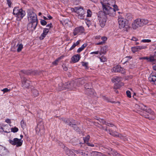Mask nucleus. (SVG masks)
Returning a JSON list of instances; mask_svg holds the SVG:
<instances>
[{
	"label": "nucleus",
	"mask_w": 156,
	"mask_h": 156,
	"mask_svg": "<svg viewBox=\"0 0 156 156\" xmlns=\"http://www.w3.org/2000/svg\"><path fill=\"white\" fill-rule=\"evenodd\" d=\"M31 93L32 95L34 97L37 96L39 95L38 91L34 88H32L31 89Z\"/></svg>",
	"instance_id": "obj_29"
},
{
	"label": "nucleus",
	"mask_w": 156,
	"mask_h": 156,
	"mask_svg": "<svg viewBox=\"0 0 156 156\" xmlns=\"http://www.w3.org/2000/svg\"><path fill=\"white\" fill-rule=\"evenodd\" d=\"M109 134L114 137H118L122 139H124V137L122 135L117 132H114L113 131H109Z\"/></svg>",
	"instance_id": "obj_20"
},
{
	"label": "nucleus",
	"mask_w": 156,
	"mask_h": 156,
	"mask_svg": "<svg viewBox=\"0 0 156 156\" xmlns=\"http://www.w3.org/2000/svg\"><path fill=\"white\" fill-rule=\"evenodd\" d=\"M13 14L16 17V20L20 21L26 15L25 11L22 9H19L18 7H15L13 9Z\"/></svg>",
	"instance_id": "obj_3"
},
{
	"label": "nucleus",
	"mask_w": 156,
	"mask_h": 156,
	"mask_svg": "<svg viewBox=\"0 0 156 156\" xmlns=\"http://www.w3.org/2000/svg\"><path fill=\"white\" fill-rule=\"evenodd\" d=\"M20 73L24 74L27 75H35L38 73L37 71V70H22L20 71Z\"/></svg>",
	"instance_id": "obj_15"
},
{
	"label": "nucleus",
	"mask_w": 156,
	"mask_h": 156,
	"mask_svg": "<svg viewBox=\"0 0 156 156\" xmlns=\"http://www.w3.org/2000/svg\"><path fill=\"white\" fill-rule=\"evenodd\" d=\"M9 142L12 145H16V147H19L22 145L23 141L21 140V139H19L17 138H15L13 140L9 139Z\"/></svg>",
	"instance_id": "obj_11"
},
{
	"label": "nucleus",
	"mask_w": 156,
	"mask_h": 156,
	"mask_svg": "<svg viewBox=\"0 0 156 156\" xmlns=\"http://www.w3.org/2000/svg\"><path fill=\"white\" fill-rule=\"evenodd\" d=\"M104 41H101L96 43V44L97 45H99L101 44H103L104 43Z\"/></svg>",
	"instance_id": "obj_64"
},
{
	"label": "nucleus",
	"mask_w": 156,
	"mask_h": 156,
	"mask_svg": "<svg viewBox=\"0 0 156 156\" xmlns=\"http://www.w3.org/2000/svg\"><path fill=\"white\" fill-rule=\"evenodd\" d=\"M37 25V23L35 24L34 23L29 22L27 24V30L29 31H33L35 29Z\"/></svg>",
	"instance_id": "obj_17"
},
{
	"label": "nucleus",
	"mask_w": 156,
	"mask_h": 156,
	"mask_svg": "<svg viewBox=\"0 0 156 156\" xmlns=\"http://www.w3.org/2000/svg\"><path fill=\"white\" fill-rule=\"evenodd\" d=\"M19 130L18 128L16 127H12L11 128V132H12L14 133H16L18 132Z\"/></svg>",
	"instance_id": "obj_40"
},
{
	"label": "nucleus",
	"mask_w": 156,
	"mask_h": 156,
	"mask_svg": "<svg viewBox=\"0 0 156 156\" xmlns=\"http://www.w3.org/2000/svg\"><path fill=\"white\" fill-rule=\"evenodd\" d=\"M40 22L41 25L43 26L46 25L47 23V22L46 21L42 19L41 20Z\"/></svg>",
	"instance_id": "obj_47"
},
{
	"label": "nucleus",
	"mask_w": 156,
	"mask_h": 156,
	"mask_svg": "<svg viewBox=\"0 0 156 156\" xmlns=\"http://www.w3.org/2000/svg\"><path fill=\"white\" fill-rule=\"evenodd\" d=\"M126 94L128 98H130L131 97V93L129 90H128L126 91Z\"/></svg>",
	"instance_id": "obj_52"
},
{
	"label": "nucleus",
	"mask_w": 156,
	"mask_h": 156,
	"mask_svg": "<svg viewBox=\"0 0 156 156\" xmlns=\"http://www.w3.org/2000/svg\"><path fill=\"white\" fill-rule=\"evenodd\" d=\"M141 41L144 43H149L151 42V40L149 39H143Z\"/></svg>",
	"instance_id": "obj_53"
},
{
	"label": "nucleus",
	"mask_w": 156,
	"mask_h": 156,
	"mask_svg": "<svg viewBox=\"0 0 156 156\" xmlns=\"http://www.w3.org/2000/svg\"><path fill=\"white\" fill-rule=\"evenodd\" d=\"M64 57V56H61L59 57H58L57 59V60L59 61V60H60L62 58H63Z\"/></svg>",
	"instance_id": "obj_63"
},
{
	"label": "nucleus",
	"mask_w": 156,
	"mask_h": 156,
	"mask_svg": "<svg viewBox=\"0 0 156 156\" xmlns=\"http://www.w3.org/2000/svg\"><path fill=\"white\" fill-rule=\"evenodd\" d=\"M136 21V23H137V25L138 26H139V27H140L143 26V24L142 23V20L141 19H137L135 20Z\"/></svg>",
	"instance_id": "obj_32"
},
{
	"label": "nucleus",
	"mask_w": 156,
	"mask_h": 156,
	"mask_svg": "<svg viewBox=\"0 0 156 156\" xmlns=\"http://www.w3.org/2000/svg\"><path fill=\"white\" fill-rule=\"evenodd\" d=\"M21 80L22 86L25 88H29L30 86L31 81L24 76L23 74H19Z\"/></svg>",
	"instance_id": "obj_7"
},
{
	"label": "nucleus",
	"mask_w": 156,
	"mask_h": 156,
	"mask_svg": "<svg viewBox=\"0 0 156 156\" xmlns=\"http://www.w3.org/2000/svg\"><path fill=\"white\" fill-rule=\"evenodd\" d=\"M112 70L113 73H119L123 74H125L126 72L125 69L119 65L114 66Z\"/></svg>",
	"instance_id": "obj_12"
},
{
	"label": "nucleus",
	"mask_w": 156,
	"mask_h": 156,
	"mask_svg": "<svg viewBox=\"0 0 156 156\" xmlns=\"http://www.w3.org/2000/svg\"><path fill=\"white\" fill-rule=\"evenodd\" d=\"M80 58V55L76 54L73 55L71 59L73 63H76L79 61Z\"/></svg>",
	"instance_id": "obj_26"
},
{
	"label": "nucleus",
	"mask_w": 156,
	"mask_h": 156,
	"mask_svg": "<svg viewBox=\"0 0 156 156\" xmlns=\"http://www.w3.org/2000/svg\"><path fill=\"white\" fill-rule=\"evenodd\" d=\"M49 29L48 28H44L43 33L47 35L49 31Z\"/></svg>",
	"instance_id": "obj_48"
},
{
	"label": "nucleus",
	"mask_w": 156,
	"mask_h": 156,
	"mask_svg": "<svg viewBox=\"0 0 156 156\" xmlns=\"http://www.w3.org/2000/svg\"><path fill=\"white\" fill-rule=\"evenodd\" d=\"M86 81L85 79L84 78H79L74 81L76 83V86H80V85H82L84 84Z\"/></svg>",
	"instance_id": "obj_21"
},
{
	"label": "nucleus",
	"mask_w": 156,
	"mask_h": 156,
	"mask_svg": "<svg viewBox=\"0 0 156 156\" xmlns=\"http://www.w3.org/2000/svg\"><path fill=\"white\" fill-rule=\"evenodd\" d=\"M77 123H75L73 126H72V127L77 132L80 133V128L76 125Z\"/></svg>",
	"instance_id": "obj_33"
},
{
	"label": "nucleus",
	"mask_w": 156,
	"mask_h": 156,
	"mask_svg": "<svg viewBox=\"0 0 156 156\" xmlns=\"http://www.w3.org/2000/svg\"><path fill=\"white\" fill-rule=\"evenodd\" d=\"M76 87V83L74 81H69L64 83H61L58 85V90L59 91L62 90H64L68 89L73 90Z\"/></svg>",
	"instance_id": "obj_2"
},
{
	"label": "nucleus",
	"mask_w": 156,
	"mask_h": 156,
	"mask_svg": "<svg viewBox=\"0 0 156 156\" xmlns=\"http://www.w3.org/2000/svg\"><path fill=\"white\" fill-rule=\"evenodd\" d=\"M61 119L64 122L72 127L75 123H76V121L73 119H66V118H62Z\"/></svg>",
	"instance_id": "obj_14"
},
{
	"label": "nucleus",
	"mask_w": 156,
	"mask_h": 156,
	"mask_svg": "<svg viewBox=\"0 0 156 156\" xmlns=\"http://www.w3.org/2000/svg\"><path fill=\"white\" fill-rule=\"evenodd\" d=\"M101 39L103 41H104V42L105 41H106L107 40V37H103L101 38Z\"/></svg>",
	"instance_id": "obj_58"
},
{
	"label": "nucleus",
	"mask_w": 156,
	"mask_h": 156,
	"mask_svg": "<svg viewBox=\"0 0 156 156\" xmlns=\"http://www.w3.org/2000/svg\"><path fill=\"white\" fill-rule=\"evenodd\" d=\"M107 48V46H105L102 47L101 49V52L100 53V55L105 54L108 51Z\"/></svg>",
	"instance_id": "obj_28"
},
{
	"label": "nucleus",
	"mask_w": 156,
	"mask_h": 156,
	"mask_svg": "<svg viewBox=\"0 0 156 156\" xmlns=\"http://www.w3.org/2000/svg\"><path fill=\"white\" fill-rule=\"evenodd\" d=\"M85 31V29L83 26H80L76 27L74 30L73 32L74 36L77 35H80L83 33Z\"/></svg>",
	"instance_id": "obj_13"
},
{
	"label": "nucleus",
	"mask_w": 156,
	"mask_h": 156,
	"mask_svg": "<svg viewBox=\"0 0 156 156\" xmlns=\"http://www.w3.org/2000/svg\"><path fill=\"white\" fill-rule=\"evenodd\" d=\"M115 3H115H112L113 4V6L114 8H113V9H114V10L115 11V12L116 11H118L119 10V9H118V7L117 5H113V3Z\"/></svg>",
	"instance_id": "obj_41"
},
{
	"label": "nucleus",
	"mask_w": 156,
	"mask_h": 156,
	"mask_svg": "<svg viewBox=\"0 0 156 156\" xmlns=\"http://www.w3.org/2000/svg\"><path fill=\"white\" fill-rule=\"evenodd\" d=\"M98 53H99L98 51H94V52H91L90 53V54H94L97 55L98 54Z\"/></svg>",
	"instance_id": "obj_62"
},
{
	"label": "nucleus",
	"mask_w": 156,
	"mask_h": 156,
	"mask_svg": "<svg viewBox=\"0 0 156 156\" xmlns=\"http://www.w3.org/2000/svg\"><path fill=\"white\" fill-rule=\"evenodd\" d=\"M148 108L147 107L146 105H144L142 104H140L139 105V108L145 111L146 110H147V109Z\"/></svg>",
	"instance_id": "obj_31"
},
{
	"label": "nucleus",
	"mask_w": 156,
	"mask_h": 156,
	"mask_svg": "<svg viewBox=\"0 0 156 156\" xmlns=\"http://www.w3.org/2000/svg\"><path fill=\"white\" fill-rule=\"evenodd\" d=\"M74 12L78 14V18L81 19H84L85 17V12L83 8L80 7H75L74 9Z\"/></svg>",
	"instance_id": "obj_10"
},
{
	"label": "nucleus",
	"mask_w": 156,
	"mask_h": 156,
	"mask_svg": "<svg viewBox=\"0 0 156 156\" xmlns=\"http://www.w3.org/2000/svg\"><path fill=\"white\" fill-rule=\"evenodd\" d=\"M77 154H80L83 156H89L90 153L89 152L81 149L77 150Z\"/></svg>",
	"instance_id": "obj_23"
},
{
	"label": "nucleus",
	"mask_w": 156,
	"mask_h": 156,
	"mask_svg": "<svg viewBox=\"0 0 156 156\" xmlns=\"http://www.w3.org/2000/svg\"><path fill=\"white\" fill-rule=\"evenodd\" d=\"M27 18L29 22L38 23V20L36 14L34 12L32 9H28L27 11Z\"/></svg>",
	"instance_id": "obj_5"
},
{
	"label": "nucleus",
	"mask_w": 156,
	"mask_h": 156,
	"mask_svg": "<svg viewBox=\"0 0 156 156\" xmlns=\"http://www.w3.org/2000/svg\"><path fill=\"white\" fill-rule=\"evenodd\" d=\"M63 70L65 71H66L68 70V68L64 65L62 66Z\"/></svg>",
	"instance_id": "obj_59"
},
{
	"label": "nucleus",
	"mask_w": 156,
	"mask_h": 156,
	"mask_svg": "<svg viewBox=\"0 0 156 156\" xmlns=\"http://www.w3.org/2000/svg\"><path fill=\"white\" fill-rule=\"evenodd\" d=\"M78 152L77 150L72 149L70 150L69 149H67L66 151V154L69 156H76V154L75 153H76Z\"/></svg>",
	"instance_id": "obj_19"
},
{
	"label": "nucleus",
	"mask_w": 156,
	"mask_h": 156,
	"mask_svg": "<svg viewBox=\"0 0 156 156\" xmlns=\"http://www.w3.org/2000/svg\"><path fill=\"white\" fill-rule=\"evenodd\" d=\"M94 90L93 88V87L90 89L85 90V92L86 94L90 97L95 96V93H94Z\"/></svg>",
	"instance_id": "obj_24"
},
{
	"label": "nucleus",
	"mask_w": 156,
	"mask_h": 156,
	"mask_svg": "<svg viewBox=\"0 0 156 156\" xmlns=\"http://www.w3.org/2000/svg\"><path fill=\"white\" fill-rule=\"evenodd\" d=\"M121 77L118 76H116L113 77L112 79V81L115 83L114 88L117 89L120 88L122 85H123V83L120 82Z\"/></svg>",
	"instance_id": "obj_8"
},
{
	"label": "nucleus",
	"mask_w": 156,
	"mask_h": 156,
	"mask_svg": "<svg viewBox=\"0 0 156 156\" xmlns=\"http://www.w3.org/2000/svg\"><path fill=\"white\" fill-rule=\"evenodd\" d=\"M140 60L145 59L147 62H153L155 61L154 56L153 55L150 56L149 57H140L139 58Z\"/></svg>",
	"instance_id": "obj_25"
},
{
	"label": "nucleus",
	"mask_w": 156,
	"mask_h": 156,
	"mask_svg": "<svg viewBox=\"0 0 156 156\" xmlns=\"http://www.w3.org/2000/svg\"><path fill=\"white\" fill-rule=\"evenodd\" d=\"M46 27H49V28H48L49 29L52 27V24L51 23H50L46 25Z\"/></svg>",
	"instance_id": "obj_57"
},
{
	"label": "nucleus",
	"mask_w": 156,
	"mask_h": 156,
	"mask_svg": "<svg viewBox=\"0 0 156 156\" xmlns=\"http://www.w3.org/2000/svg\"><path fill=\"white\" fill-rule=\"evenodd\" d=\"M142 115L144 117L150 120L154 119L155 118L154 112L151 109L148 108Z\"/></svg>",
	"instance_id": "obj_9"
},
{
	"label": "nucleus",
	"mask_w": 156,
	"mask_h": 156,
	"mask_svg": "<svg viewBox=\"0 0 156 156\" xmlns=\"http://www.w3.org/2000/svg\"><path fill=\"white\" fill-rule=\"evenodd\" d=\"M148 80L151 82L154 83L156 81V76L153 73H151L148 77Z\"/></svg>",
	"instance_id": "obj_27"
},
{
	"label": "nucleus",
	"mask_w": 156,
	"mask_h": 156,
	"mask_svg": "<svg viewBox=\"0 0 156 156\" xmlns=\"http://www.w3.org/2000/svg\"><path fill=\"white\" fill-rule=\"evenodd\" d=\"M100 152L97 151H93L91 153H90L89 156H99L100 155L99 154Z\"/></svg>",
	"instance_id": "obj_35"
},
{
	"label": "nucleus",
	"mask_w": 156,
	"mask_h": 156,
	"mask_svg": "<svg viewBox=\"0 0 156 156\" xmlns=\"http://www.w3.org/2000/svg\"><path fill=\"white\" fill-rule=\"evenodd\" d=\"M100 146L103 147L105 148L108 149V150H109V151H110V153L112 154L113 156H121V155L119 153H118L117 151H115L114 150H113L111 148H110V147H107L106 146H104L102 144H101Z\"/></svg>",
	"instance_id": "obj_18"
},
{
	"label": "nucleus",
	"mask_w": 156,
	"mask_h": 156,
	"mask_svg": "<svg viewBox=\"0 0 156 156\" xmlns=\"http://www.w3.org/2000/svg\"><path fill=\"white\" fill-rule=\"evenodd\" d=\"M97 14L100 26L104 28L107 20V16L104 14L102 11H99Z\"/></svg>",
	"instance_id": "obj_4"
},
{
	"label": "nucleus",
	"mask_w": 156,
	"mask_h": 156,
	"mask_svg": "<svg viewBox=\"0 0 156 156\" xmlns=\"http://www.w3.org/2000/svg\"><path fill=\"white\" fill-rule=\"evenodd\" d=\"M82 66L85 68L86 69H88L89 67L88 66V63L87 62H82Z\"/></svg>",
	"instance_id": "obj_38"
},
{
	"label": "nucleus",
	"mask_w": 156,
	"mask_h": 156,
	"mask_svg": "<svg viewBox=\"0 0 156 156\" xmlns=\"http://www.w3.org/2000/svg\"><path fill=\"white\" fill-rule=\"evenodd\" d=\"M76 46L74 44L72 45L71 47L70 48L69 50H71L73 49Z\"/></svg>",
	"instance_id": "obj_60"
},
{
	"label": "nucleus",
	"mask_w": 156,
	"mask_h": 156,
	"mask_svg": "<svg viewBox=\"0 0 156 156\" xmlns=\"http://www.w3.org/2000/svg\"><path fill=\"white\" fill-rule=\"evenodd\" d=\"M58 61L56 59L54 61L52 62V64L54 65H57L58 64Z\"/></svg>",
	"instance_id": "obj_56"
},
{
	"label": "nucleus",
	"mask_w": 156,
	"mask_h": 156,
	"mask_svg": "<svg viewBox=\"0 0 156 156\" xmlns=\"http://www.w3.org/2000/svg\"><path fill=\"white\" fill-rule=\"evenodd\" d=\"M90 136L89 135H87L85 137H83V140H84V143H86L87 144V143H89Z\"/></svg>",
	"instance_id": "obj_36"
},
{
	"label": "nucleus",
	"mask_w": 156,
	"mask_h": 156,
	"mask_svg": "<svg viewBox=\"0 0 156 156\" xmlns=\"http://www.w3.org/2000/svg\"><path fill=\"white\" fill-rule=\"evenodd\" d=\"M74 4L76 5L78 4L80 2V0H71Z\"/></svg>",
	"instance_id": "obj_51"
},
{
	"label": "nucleus",
	"mask_w": 156,
	"mask_h": 156,
	"mask_svg": "<svg viewBox=\"0 0 156 156\" xmlns=\"http://www.w3.org/2000/svg\"><path fill=\"white\" fill-rule=\"evenodd\" d=\"M46 35L45 34H44L43 33L39 37V39L40 40H43L44 38L46 37Z\"/></svg>",
	"instance_id": "obj_46"
},
{
	"label": "nucleus",
	"mask_w": 156,
	"mask_h": 156,
	"mask_svg": "<svg viewBox=\"0 0 156 156\" xmlns=\"http://www.w3.org/2000/svg\"><path fill=\"white\" fill-rule=\"evenodd\" d=\"M9 151L7 148L0 145V155L2 156H5L8 155Z\"/></svg>",
	"instance_id": "obj_16"
},
{
	"label": "nucleus",
	"mask_w": 156,
	"mask_h": 156,
	"mask_svg": "<svg viewBox=\"0 0 156 156\" xmlns=\"http://www.w3.org/2000/svg\"><path fill=\"white\" fill-rule=\"evenodd\" d=\"M20 125L21 126V127L23 129L25 128L26 126V124L24 122V121L23 119L20 122Z\"/></svg>",
	"instance_id": "obj_42"
},
{
	"label": "nucleus",
	"mask_w": 156,
	"mask_h": 156,
	"mask_svg": "<svg viewBox=\"0 0 156 156\" xmlns=\"http://www.w3.org/2000/svg\"><path fill=\"white\" fill-rule=\"evenodd\" d=\"M5 122L8 123L10 124L11 123L10 120L9 119H7L5 120Z\"/></svg>",
	"instance_id": "obj_61"
},
{
	"label": "nucleus",
	"mask_w": 156,
	"mask_h": 156,
	"mask_svg": "<svg viewBox=\"0 0 156 156\" xmlns=\"http://www.w3.org/2000/svg\"><path fill=\"white\" fill-rule=\"evenodd\" d=\"M103 12L106 15L110 16H115L114 10L111 7L113 6L112 3H115L114 0H100Z\"/></svg>",
	"instance_id": "obj_1"
},
{
	"label": "nucleus",
	"mask_w": 156,
	"mask_h": 156,
	"mask_svg": "<svg viewBox=\"0 0 156 156\" xmlns=\"http://www.w3.org/2000/svg\"><path fill=\"white\" fill-rule=\"evenodd\" d=\"M106 125L108 126L112 127L115 126L111 122H107Z\"/></svg>",
	"instance_id": "obj_54"
},
{
	"label": "nucleus",
	"mask_w": 156,
	"mask_h": 156,
	"mask_svg": "<svg viewBox=\"0 0 156 156\" xmlns=\"http://www.w3.org/2000/svg\"><path fill=\"white\" fill-rule=\"evenodd\" d=\"M100 61L101 62H105L107 60V59L105 57L103 56H102L101 57L99 58Z\"/></svg>",
	"instance_id": "obj_45"
},
{
	"label": "nucleus",
	"mask_w": 156,
	"mask_h": 156,
	"mask_svg": "<svg viewBox=\"0 0 156 156\" xmlns=\"http://www.w3.org/2000/svg\"><path fill=\"white\" fill-rule=\"evenodd\" d=\"M139 27L137 25V23H136V21L135 20L132 23V28H133V29H136Z\"/></svg>",
	"instance_id": "obj_39"
},
{
	"label": "nucleus",
	"mask_w": 156,
	"mask_h": 156,
	"mask_svg": "<svg viewBox=\"0 0 156 156\" xmlns=\"http://www.w3.org/2000/svg\"><path fill=\"white\" fill-rule=\"evenodd\" d=\"M87 145H88L89 146H90V147H97V146L96 144H93L92 143H87Z\"/></svg>",
	"instance_id": "obj_49"
},
{
	"label": "nucleus",
	"mask_w": 156,
	"mask_h": 156,
	"mask_svg": "<svg viewBox=\"0 0 156 156\" xmlns=\"http://www.w3.org/2000/svg\"><path fill=\"white\" fill-rule=\"evenodd\" d=\"M93 87L92 83H86L84 85L85 90L90 89Z\"/></svg>",
	"instance_id": "obj_30"
},
{
	"label": "nucleus",
	"mask_w": 156,
	"mask_h": 156,
	"mask_svg": "<svg viewBox=\"0 0 156 156\" xmlns=\"http://www.w3.org/2000/svg\"><path fill=\"white\" fill-rule=\"evenodd\" d=\"M10 90H9L7 88L3 89L2 90V91L4 92V93H6L8 91H9Z\"/></svg>",
	"instance_id": "obj_55"
},
{
	"label": "nucleus",
	"mask_w": 156,
	"mask_h": 156,
	"mask_svg": "<svg viewBox=\"0 0 156 156\" xmlns=\"http://www.w3.org/2000/svg\"><path fill=\"white\" fill-rule=\"evenodd\" d=\"M17 46H18V48L17 49V52H20L23 48V45L21 44H20L19 43L18 44H17Z\"/></svg>",
	"instance_id": "obj_37"
},
{
	"label": "nucleus",
	"mask_w": 156,
	"mask_h": 156,
	"mask_svg": "<svg viewBox=\"0 0 156 156\" xmlns=\"http://www.w3.org/2000/svg\"><path fill=\"white\" fill-rule=\"evenodd\" d=\"M87 17H90L92 15V12L90 9H88L87 11Z\"/></svg>",
	"instance_id": "obj_44"
},
{
	"label": "nucleus",
	"mask_w": 156,
	"mask_h": 156,
	"mask_svg": "<svg viewBox=\"0 0 156 156\" xmlns=\"http://www.w3.org/2000/svg\"><path fill=\"white\" fill-rule=\"evenodd\" d=\"M87 46V44H84L80 48H79L77 50V53H80Z\"/></svg>",
	"instance_id": "obj_34"
},
{
	"label": "nucleus",
	"mask_w": 156,
	"mask_h": 156,
	"mask_svg": "<svg viewBox=\"0 0 156 156\" xmlns=\"http://www.w3.org/2000/svg\"><path fill=\"white\" fill-rule=\"evenodd\" d=\"M142 20V23H143V26L147 24L148 23V20L147 19H141Z\"/></svg>",
	"instance_id": "obj_43"
},
{
	"label": "nucleus",
	"mask_w": 156,
	"mask_h": 156,
	"mask_svg": "<svg viewBox=\"0 0 156 156\" xmlns=\"http://www.w3.org/2000/svg\"><path fill=\"white\" fill-rule=\"evenodd\" d=\"M147 48V47L146 46H136L132 47L131 48V50L134 53L141 49H145Z\"/></svg>",
	"instance_id": "obj_22"
},
{
	"label": "nucleus",
	"mask_w": 156,
	"mask_h": 156,
	"mask_svg": "<svg viewBox=\"0 0 156 156\" xmlns=\"http://www.w3.org/2000/svg\"><path fill=\"white\" fill-rule=\"evenodd\" d=\"M7 4L8 5L9 8L11 7V5L12 4V2H11V0H6Z\"/></svg>",
	"instance_id": "obj_50"
},
{
	"label": "nucleus",
	"mask_w": 156,
	"mask_h": 156,
	"mask_svg": "<svg viewBox=\"0 0 156 156\" xmlns=\"http://www.w3.org/2000/svg\"><path fill=\"white\" fill-rule=\"evenodd\" d=\"M118 23L119 27L120 29L125 28L126 29V31H128V30L130 28L128 20L123 18L119 19Z\"/></svg>",
	"instance_id": "obj_6"
}]
</instances>
